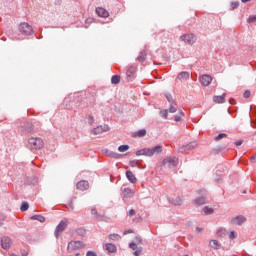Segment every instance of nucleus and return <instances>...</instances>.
<instances>
[{
  "label": "nucleus",
  "mask_w": 256,
  "mask_h": 256,
  "mask_svg": "<svg viewBox=\"0 0 256 256\" xmlns=\"http://www.w3.org/2000/svg\"><path fill=\"white\" fill-rule=\"evenodd\" d=\"M28 145L30 149H35V150L43 149V145H44L43 139L39 137H31L28 140Z\"/></svg>",
  "instance_id": "f257e3e1"
},
{
  "label": "nucleus",
  "mask_w": 256,
  "mask_h": 256,
  "mask_svg": "<svg viewBox=\"0 0 256 256\" xmlns=\"http://www.w3.org/2000/svg\"><path fill=\"white\" fill-rule=\"evenodd\" d=\"M197 147V142H191L187 145H184L179 148V153H186V151H191V149H195Z\"/></svg>",
  "instance_id": "1a4fd4ad"
},
{
  "label": "nucleus",
  "mask_w": 256,
  "mask_h": 256,
  "mask_svg": "<svg viewBox=\"0 0 256 256\" xmlns=\"http://www.w3.org/2000/svg\"><path fill=\"white\" fill-rule=\"evenodd\" d=\"M76 187L79 191H87V189H89V182L82 180L76 184Z\"/></svg>",
  "instance_id": "4468645a"
},
{
  "label": "nucleus",
  "mask_w": 256,
  "mask_h": 256,
  "mask_svg": "<svg viewBox=\"0 0 256 256\" xmlns=\"http://www.w3.org/2000/svg\"><path fill=\"white\" fill-rule=\"evenodd\" d=\"M96 14L98 17H103L104 19H107L109 17V11H107L103 7H97L96 8Z\"/></svg>",
  "instance_id": "f8f14e48"
},
{
  "label": "nucleus",
  "mask_w": 256,
  "mask_h": 256,
  "mask_svg": "<svg viewBox=\"0 0 256 256\" xmlns=\"http://www.w3.org/2000/svg\"><path fill=\"white\" fill-rule=\"evenodd\" d=\"M128 233H133V230L129 229L124 231V235H128Z\"/></svg>",
  "instance_id": "4d7b16f0"
},
{
  "label": "nucleus",
  "mask_w": 256,
  "mask_h": 256,
  "mask_svg": "<svg viewBox=\"0 0 256 256\" xmlns=\"http://www.w3.org/2000/svg\"><path fill=\"white\" fill-rule=\"evenodd\" d=\"M145 59H147V51H142L140 52L139 56L137 57V61H139V63H144Z\"/></svg>",
  "instance_id": "5701e85b"
},
{
  "label": "nucleus",
  "mask_w": 256,
  "mask_h": 256,
  "mask_svg": "<svg viewBox=\"0 0 256 256\" xmlns=\"http://www.w3.org/2000/svg\"><path fill=\"white\" fill-rule=\"evenodd\" d=\"M118 151L120 153H125V151H129V145L125 144V145H120L118 147Z\"/></svg>",
  "instance_id": "cd10ccee"
},
{
  "label": "nucleus",
  "mask_w": 256,
  "mask_h": 256,
  "mask_svg": "<svg viewBox=\"0 0 256 256\" xmlns=\"http://www.w3.org/2000/svg\"><path fill=\"white\" fill-rule=\"evenodd\" d=\"M166 99L169 101V103H173V96H171V94H167Z\"/></svg>",
  "instance_id": "49530a36"
},
{
  "label": "nucleus",
  "mask_w": 256,
  "mask_h": 256,
  "mask_svg": "<svg viewBox=\"0 0 256 256\" xmlns=\"http://www.w3.org/2000/svg\"><path fill=\"white\" fill-rule=\"evenodd\" d=\"M245 222H247V218L243 215H238L232 218V223L234 225H243Z\"/></svg>",
  "instance_id": "9d476101"
},
{
  "label": "nucleus",
  "mask_w": 256,
  "mask_h": 256,
  "mask_svg": "<svg viewBox=\"0 0 256 256\" xmlns=\"http://www.w3.org/2000/svg\"><path fill=\"white\" fill-rule=\"evenodd\" d=\"M86 121H87V123H89V125H93V123H95V118L91 115H87Z\"/></svg>",
  "instance_id": "7c9ffc66"
},
{
  "label": "nucleus",
  "mask_w": 256,
  "mask_h": 256,
  "mask_svg": "<svg viewBox=\"0 0 256 256\" xmlns=\"http://www.w3.org/2000/svg\"><path fill=\"white\" fill-rule=\"evenodd\" d=\"M91 214H92V215H97V209L93 208V209L91 210Z\"/></svg>",
  "instance_id": "6e6d98bb"
},
{
  "label": "nucleus",
  "mask_w": 256,
  "mask_h": 256,
  "mask_svg": "<svg viewBox=\"0 0 256 256\" xmlns=\"http://www.w3.org/2000/svg\"><path fill=\"white\" fill-rule=\"evenodd\" d=\"M237 7H239V2H232V3H231V9H232V10L237 9Z\"/></svg>",
  "instance_id": "c03bdc74"
},
{
  "label": "nucleus",
  "mask_w": 256,
  "mask_h": 256,
  "mask_svg": "<svg viewBox=\"0 0 256 256\" xmlns=\"http://www.w3.org/2000/svg\"><path fill=\"white\" fill-rule=\"evenodd\" d=\"M105 249L108 253H115L117 251V246H115V244L108 243L105 245Z\"/></svg>",
  "instance_id": "aec40b11"
},
{
  "label": "nucleus",
  "mask_w": 256,
  "mask_h": 256,
  "mask_svg": "<svg viewBox=\"0 0 256 256\" xmlns=\"http://www.w3.org/2000/svg\"><path fill=\"white\" fill-rule=\"evenodd\" d=\"M213 208H209V207H204L203 208V212L205 213V215H211V213H213Z\"/></svg>",
  "instance_id": "c9c22d12"
},
{
  "label": "nucleus",
  "mask_w": 256,
  "mask_h": 256,
  "mask_svg": "<svg viewBox=\"0 0 256 256\" xmlns=\"http://www.w3.org/2000/svg\"><path fill=\"white\" fill-rule=\"evenodd\" d=\"M206 199L205 197H199L195 199L196 205H205Z\"/></svg>",
  "instance_id": "c85d7f7f"
},
{
  "label": "nucleus",
  "mask_w": 256,
  "mask_h": 256,
  "mask_svg": "<svg viewBox=\"0 0 256 256\" xmlns=\"http://www.w3.org/2000/svg\"><path fill=\"white\" fill-rule=\"evenodd\" d=\"M168 113H169V111H167V110H162V111H160V116H161L163 119H167Z\"/></svg>",
  "instance_id": "4c0bfd02"
},
{
  "label": "nucleus",
  "mask_w": 256,
  "mask_h": 256,
  "mask_svg": "<svg viewBox=\"0 0 256 256\" xmlns=\"http://www.w3.org/2000/svg\"><path fill=\"white\" fill-rule=\"evenodd\" d=\"M19 31L22 35H33V27L27 22H22L19 26Z\"/></svg>",
  "instance_id": "7ed1b4c3"
},
{
  "label": "nucleus",
  "mask_w": 256,
  "mask_h": 256,
  "mask_svg": "<svg viewBox=\"0 0 256 256\" xmlns=\"http://www.w3.org/2000/svg\"><path fill=\"white\" fill-rule=\"evenodd\" d=\"M11 256H17V255H15V254H12Z\"/></svg>",
  "instance_id": "338daca9"
},
{
  "label": "nucleus",
  "mask_w": 256,
  "mask_h": 256,
  "mask_svg": "<svg viewBox=\"0 0 256 256\" xmlns=\"http://www.w3.org/2000/svg\"><path fill=\"white\" fill-rule=\"evenodd\" d=\"M2 249H10L11 245H13V241H11V238L4 236L0 240Z\"/></svg>",
  "instance_id": "0eeeda50"
},
{
  "label": "nucleus",
  "mask_w": 256,
  "mask_h": 256,
  "mask_svg": "<svg viewBox=\"0 0 256 256\" xmlns=\"http://www.w3.org/2000/svg\"><path fill=\"white\" fill-rule=\"evenodd\" d=\"M137 137H145L147 135V130L141 129L136 133Z\"/></svg>",
  "instance_id": "2f4dec72"
},
{
  "label": "nucleus",
  "mask_w": 256,
  "mask_h": 256,
  "mask_svg": "<svg viewBox=\"0 0 256 256\" xmlns=\"http://www.w3.org/2000/svg\"><path fill=\"white\" fill-rule=\"evenodd\" d=\"M225 137H227V134H225V133H220L219 135H217V136L214 138V141H221V139H225Z\"/></svg>",
  "instance_id": "473e14b6"
},
{
  "label": "nucleus",
  "mask_w": 256,
  "mask_h": 256,
  "mask_svg": "<svg viewBox=\"0 0 256 256\" xmlns=\"http://www.w3.org/2000/svg\"><path fill=\"white\" fill-rule=\"evenodd\" d=\"M76 256H79V253H76Z\"/></svg>",
  "instance_id": "0e129e2a"
},
{
  "label": "nucleus",
  "mask_w": 256,
  "mask_h": 256,
  "mask_svg": "<svg viewBox=\"0 0 256 256\" xmlns=\"http://www.w3.org/2000/svg\"><path fill=\"white\" fill-rule=\"evenodd\" d=\"M150 151H151L152 157H153V155H159L160 153H163V146L157 145L153 148H150Z\"/></svg>",
  "instance_id": "dca6fc26"
},
{
  "label": "nucleus",
  "mask_w": 256,
  "mask_h": 256,
  "mask_svg": "<svg viewBox=\"0 0 256 256\" xmlns=\"http://www.w3.org/2000/svg\"><path fill=\"white\" fill-rule=\"evenodd\" d=\"M235 231H231L230 233H229V239H235Z\"/></svg>",
  "instance_id": "3c124183"
},
{
  "label": "nucleus",
  "mask_w": 256,
  "mask_h": 256,
  "mask_svg": "<svg viewBox=\"0 0 256 256\" xmlns=\"http://www.w3.org/2000/svg\"><path fill=\"white\" fill-rule=\"evenodd\" d=\"M177 79H184L185 81H187V79H189V72L179 73Z\"/></svg>",
  "instance_id": "bb28decb"
},
{
  "label": "nucleus",
  "mask_w": 256,
  "mask_h": 256,
  "mask_svg": "<svg viewBox=\"0 0 256 256\" xmlns=\"http://www.w3.org/2000/svg\"><path fill=\"white\" fill-rule=\"evenodd\" d=\"M141 253H143V248H138V249L134 252V255H135V256H139V255H141Z\"/></svg>",
  "instance_id": "a18cd8bd"
},
{
  "label": "nucleus",
  "mask_w": 256,
  "mask_h": 256,
  "mask_svg": "<svg viewBox=\"0 0 256 256\" xmlns=\"http://www.w3.org/2000/svg\"><path fill=\"white\" fill-rule=\"evenodd\" d=\"M172 204L179 206V205H183V198L182 197H176L175 199L172 200Z\"/></svg>",
  "instance_id": "a878e982"
},
{
  "label": "nucleus",
  "mask_w": 256,
  "mask_h": 256,
  "mask_svg": "<svg viewBox=\"0 0 256 256\" xmlns=\"http://www.w3.org/2000/svg\"><path fill=\"white\" fill-rule=\"evenodd\" d=\"M135 241H136V243H141L143 240L141 239V237H136Z\"/></svg>",
  "instance_id": "5fc2aeb1"
},
{
  "label": "nucleus",
  "mask_w": 256,
  "mask_h": 256,
  "mask_svg": "<svg viewBox=\"0 0 256 256\" xmlns=\"http://www.w3.org/2000/svg\"><path fill=\"white\" fill-rule=\"evenodd\" d=\"M255 159H256V154H254V155L250 158L251 163H255Z\"/></svg>",
  "instance_id": "864d4df0"
},
{
  "label": "nucleus",
  "mask_w": 256,
  "mask_h": 256,
  "mask_svg": "<svg viewBox=\"0 0 256 256\" xmlns=\"http://www.w3.org/2000/svg\"><path fill=\"white\" fill-rule=\"evenodd\" d=\"M162 165L168 169H173V167H177V165H179V158L175 156L167 157L162 161Z\"/></svg>",
  "instance_id": "f03ea898"
},
{
  "label": "nucleus",
  "mask_w": 256,
  "mask_h": 256,
  "mask_svg": "<svg viewBox=\"0 0 256 256\" xmlns=\"http://www.w3.org/2000/svg\"><path fill=\"white\" fill-rule=\"evenodd\" d=\"M122 195L125 199H131V197L135 196V191L131 188H122Z\"/></svg>",
  "instance_id": "ddd939ff"
},
{
  "label": "nucleus",
  "mask_w": 256,
  "mask_h": 256,
  "mask_svg": "<svg viewBox=\"0 0 256 256\" xmlns=\"http://www.w3.org/2000/svg\"><path fill=\"white\" fill-rule=\"evenodd\" d=\"M32 221H39V223H45V216L43 215H33L30 217Z\"/></svg>",
  "instance_id": "4be33fe9"
},
{
  "label": "nucleus",
  "mask_w": 256,
  "mask_h": 256,
  "mask_svg": "<svg viewBox=\"0 0 256 256\" xmlns=\"http://www.w3.org/2000/svg\"><path fill=\"white\" fill-rule=\"evenodd\" d=\"M78 233H79V235H83V233H85V230L84 229H78Z\"/></svg>",
  "instance_id": "13d9d810"
},
{
  "label": "nucleus",
  "mask_w": 256,
  "mask_h": 256,
  "mask_svg": "<svg viewBox=\"0 0 256 256\" xmlns=\"http://www.w3.org/2000/svg\"><path fill=\"white\" fill-rule=\"evenodd\" d=\"M69 224V221L65 218L63 219L56 227L54 235L55 237H59L60 233H63L64 229H67V225Z\"/></svg>",
  "instance_id": "39448f33"
},
{
  "label": "nucleus",
  "mask_w": 256,
  "mask_h": 256,
  "mask_svg": "<svg viewBox=\"0 0 256 256\" xmlns=\"http://www.w3.org/2000/svg\"><path fill=\"white\" fill-rule=\"evenodd\" d=\"M86 256H97V253H95L94 251H88L86 253Z\"/></svg>",
  "instance_id": "09e8293b"
},
{
  "label": "nucleus",
  "mask_w": 256,
  "mask_h": 256,
  "mask_svg": "<svg viewBox=\"0 0 256 256\" xmlns=\"http://www.w3.org/2000/svg\"><path fill=\"white\" fill-rule=\"evenodd\" d=\"M211 81H213V77L210 75L205 74L200 77V83L203 87H209V85H211Z\"/></svg>",
  "instance_id": "6e6552de"
},
{
  "label": "nucleus",
  "mask_w": 256,
  "mask_h": 256,
  "mask_svg": "<svg viewBox=\"0 0 256 256\" xmlns=\"http://www.w3.org/2000/svg\"><path fill=\"white\" fill-rule=\"evenodd\" d=\"M136 72H137V68L135 66H130L126 71V76L133 77V75H135Z\"/></svg>",
  "instance_id": "412c9836"
},
{
  "label": "nucleus",
  "mask_w": 256,
  "mask_h": 256,
  "mask_svg": "<svg viewBox=\"0 0 256 256\" xmlns=\"http://www.w3.org/2000/svg\"><path fill=\"white\" fill-rule=\"evenodd\" d=\"M25 125H26V128L24 129V131L26 133H31L33 131V126L29 123H26Z\"/></svg>",
  "instance_id": "f704fd0d"
},
{
  "label": "nucleus",
  "mask_w": 256,
  "mask_h": 256,
  "mask_svg": "<svg viewBox=\"0 0 256 256\" xmlns=\"http://www.w3.org/2000/svg\"><path fill=\"white\" fill-rule=\"evenodd\" d=\"M253 135H256V131L253 133Z\"/></svg>",
  "instance_id": "680f3d73"
},
{
  "label": "nucleus",
  "mask_w": 256,
  "mask_h": 256,
  "mask_svg": "<svg viewBox=\"0 0 256 256\" xmlns=\"http://www.w3.org/2000/svg\"><path fill=\"white\" fill-rule=\"evenodd\" d=\"M126 177L130 183H137V177H135V174L131 171H126Z\"/></svg>",
  "instance_id": "f3484780"
},
{
  "label": "nucleus",
  "mask_w": 256,
  "mask_h": 256,
  "mask_svg": "<svg viewBox=\"0 0 256 256\" xmlns=\"http://www.w3.org/2000/svg\"><path fill=\"white\" fill-rule=\"evenodd\" d=\"M248 1H251V0H241L242 3H248Z\"/></svg>",
  "instance_id": "bf43d9fd"
},
{
  "label": "nucleus",
  "mask_w": 256,
  "mask_h": 256,
  "mask_svg": "<svg viewBox=\"0 0 256 256\" xmlns=\"http://www.w3.org/2000/svg\"><path fill=\"white\" fill-rule=\"evenodd\" d=\"M180 41H183L186 45H193L197 41V37L194 34H184L180 36Z\"/></svg>",
  "instance_id": "20e7f679"
},
{
  "label": "nucleus",
  "mask_w": 256,
  "mask_h": 256,
  "mask_svg": "<svg viewBox=\"0 0 256 256\" xmlns=\"http://www.w3.org/2000/svg\"><path fill=\"white\" fill-rule=\"evenodd\" d=\"M225 97H227V94L223 93L220 96H214L213 101L214 103H225Z\"/></svg>",
  "instance_id": "6ab92c4d"
},
{
  "label": "nucleus",
  "mask_w": 256,
  "mask_h": 256,
  "mask_svg": "<svg viewBox=\"0 0 256 256\" xmlns=\"http://www.w3.org/2000/svg\"><path fill=\"white\" fill-rule=\"evenodd\" d=\"M243 97H244L245 99H249V97H251V91L246 90V91L244 92V94H243Z\"/></svg>",
  "instance_id": "37998d69"
},
{
  "label": "nucleus",
  "mask_w": 256,
  "mask_h": 256,
  "mask_svg": "<svg viewBox=\"0 0 256 256\" xmlns=\"http://www.w3.org/2000/svg\"><path fill=\"white\" fill-rule=\"evenodd\" d=\"M248 23H256V15L250 16L247 20Z\"/></svg>",
  "instance_id": "a19ab883"
},
{
  "label": "nucleus",
  "mask_w": 256,
  "mask_h": 256,
  "mask_svg": "<svg viewBox=\"0 0 256 256\" xmlns=\"http://www.w3.org/2000/svg\"><path fill=\"white\" fill-rule=\"evenodd\" d=\"M120 82H121V76L119 75L112 76L111 78L112 85H119Z\"/></svg>",
  "instance_id": "393cba45"
},
{
  "label": "nucleus",
  "mask_w": 256,
  "mask_h": 256,
  "mask_svg": "<svg viewBox=\"0 0 256 256\" xmlns=\"http://www.w3.org/2000/svg\"><path fill=\"white\" fill-rule=\"evenodd\" d=\"M135 210L134 209H131L127 214L130 216V217H133V215H135Z\"/></svg>",
  "instance_id": "603ef678"
},
{
  "label": "nucleus",
  "mask_w": 256,
  "mask_h": 256,
  "mask_svg": "<svg viewBox=\"0 0 256 256\" xmlns=\"http://www.w3.org/2000/svg\"><path fill=\"white\" fill-rule=\"evenodd\" d=\"M129 248L132 249V251H137V249H139L137 248V243L135 242L130 243Z\"/></svg>",
  "instance_id": "58836bf2"
},
{
  "label": "nucleus",
  "mask_w": 256,
  "mask_h": 256,
  "mask_svg": "<svg viewBox=\"0 0 256 256\" xmlns=\"http://www.w3.org/2000/svg\"><path fill=\"white\" fill-rule=\"evenodd\" d=\"M109 239H111L112 241H119V239H121V236L119 234H110Z\"/></svg>",
  "instance_id": "c756f323"
},
{
  "label": "nucleus",
  "mask_w": 256,
  "mask_h": 256,
  "mask_svg": "<svg viewBox=\"0 0 256 256\" xmlns=\"http://www.w3.org/2000/svg\"><path fill=\"white\" fill-rule=\"evenodd\" d=\"M28 209H29V203L23 202L20 207V211L24 212V211H27Z\"/></svg>",
  "instance_id": "72a5a7b5"
},
{
  "label": "nucleus",
  "mask_w": 256,
  "mask_h": 256,
  "mask_svg": "<svg viewBox=\"0 0 256 256\" xmlns=\"http://www.w3.org/2000/svg\"><path fill=\"white\" fill-rule=\"evenodd\" d=\"M23 256H27V254L24 253Z\"/></svg>",
  "instance_id": "e2e57ef3"
},
{
  "label": "nucleus",
  "mask_w": 256,
  "mask_h": 256,
  "mask_svg": "<svg viewBox=\"0 0 256 256\" xmlns=\"http://www.w3.org/2000/svg\"><path fill=\"white\" fill-rule=\"evenodd\" d=\"M129 165H130V167H137V161L136 160H131L129 162Z\"/></svg>",
  "instance_id": "de8ad7c7"
},
{
  "label": "nucleus",
  "mask_w": 256,
  "mask_h": 256,
  "mask_svg": "<svg viewBox=\"0 0 256 256\" xmlns=\"http://www.w3.org/2000/svg\"><path fill=\"white\" fill-rule=\"evenodd\" d=\"M185 114L183 112H180V115L174 116V121H176V123H179V121H181L182 117H184Z\"/></svg>",
  "instance_id": "e433bc0d"
},
{
  "label": "nucleus",
  "mask_w": 256,
  "mask_h": 256,
  "mask_svg": "<svg viewBox=\"0 0 256 256\" xmlns=\"http://www.w3.org/2000/svg\"><path fill=\"white\" fill-rule=\"evenodd\" d=\"M241 145H243V140H239L235 142L236 147H241Z\"/></svg>",
  "instance_id": "8fccbe9b"
},
{
  "label": "nucleus",
  "mask_w": 256,
  "mask_h": 256,
  "mask_svg": "<svg viewBox=\"0 0 256 256\" xmlns=\"http://www.w3.org/2000/svg\"><path fill=\"white\" fill-rule=\"evenodd\" d=\"M103 153L104 155H106V157H111L112 159H119L121 157V154L113 152L108 149L103 150Z\"/></svg>",
  "instance_id": "2eb2a0df"
},
{
  "label": "nucleus",
  "mask_w": 256,
  "mask_h": 256,
  "mask_svg": "<svg viewBox=\"0 0 256 256\" xmlns=\"http://www.w3.org/2000/svg\"><path fill=\"white\" fill-rule=\"evenodd\" d=\"M196 229H197V231L201 232V228H196Z\"/></svg>",
  "instance_id": "052dcab7"
},
{
  "label": "nucleus",
  "mask_w": 256,
  "mask_h": 256,
  "mask_svg": "<svg viewBox=\"0 0 256 256\" xmlns=\"http://www.w3.org/2000/svg\"><path fill=\"white\" fill-rule=\"evenodd\" d=\"M225 233H226L225 229H220L217 231L218 237H223L225 235Z\"/></svg>",
  "instance_id": "79ce46f5"
},
{
  "label": "nucleus",
  "mask_w": 256,
  "mask_h": 256,
  "mask_svg": "<svg viewBox=\"0 0 256 256\" xmlns=\"http://www.w3.org/2000/svg\"><path fill=\"white\" fill-rule=\"evenodd\" d=\"M23 256H27V254L24 253Z\"/></svg>",
  "instance_id": "69168bd1"
},
{
  "label": "nucleus",
  "mask_w": 256,
  "mask_h": 256,
  "mask_svg": "<svg viewBox=\"0 0 256 256\" xmlns=\"http://www.w3.org/2000/svg\"><path fill=\"white\" fill-rule=\"evenodd\" d=\"M169 113H177V105H171L169 108Z\"/></svg>",
  "instance_id": "ea45409f"
},
{
  "label": "nucleus",
  "mask_w": 256,
  "mask_h": 256,
  "mask_svg": "<svg viewBox=\"0 0 256 256\" xmlns=\"http://www.w3.org/2000/svg\"><path fill=\"white\" fill-rule=\"evenodd\" d=\"M136 157H141V155H144V157H152L151 156V148H144L136 151L135 153Z\"/></svg>",
  "instance_id": "9b49d317"
},
{
  "label": "nucleus",
  "mask_w": 256,
  "mask_h": 256,
  "mask_svg": "<svg viewBox=\"0 0 256 256\" xmlns=\"http://www.w3.org/2000/svg\"><path fill=\"white\" fill-rule=\"evenodd\" d=\"M84 245L81 241H71L68 244L69 253H73V251H77L79 249H83Z\"/></svg>",
  "instance_id": "423d86ee"
},
{
  "label": "nucleus",
  "mask_w": 256,
  "mask_h": 256,
  "mask_svg": "<svg viewBox=\"0 0 256 256\" xmlns=\"http://www.w3.org/2000/svg\"><path fill=\"white\" fill-rule=\"evenodd\" d=\"M105 131H107L105 126H97L93 129L92 133L94 135H101V133H105Z\"/></svg>",
  "instance_id": "a211bd4d"
},
{
  "label": "nucleus",
  "mask_w": 256,
  "mask_h": 256,
  "mask_svg": "<svg viewBox=\"0 0 256 256\" xmlns=\"http://www.w3.org/2000/svg\"><path fill=\"white\" fill-rule=\"evenodd\" d=\"M209 246L212 247V249H221V244H219L217 240H211Z\"/></svg>",
  "instance_id": "b1692460"
}]
</instances>
